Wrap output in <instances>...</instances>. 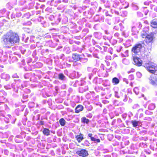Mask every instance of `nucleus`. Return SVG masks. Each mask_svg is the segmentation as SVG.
I'll list each match as a JSON object with an SVG mask.
<instances>
[{
  "label": "nucleus",
  "instance_id": "1",
  "mask_svg": "<svg viewBox=\"0 0 157 157\" xmlns=\"http://www.w3.org/2000/svg\"><path fill=\"white\" fill-rule=\"evenodd\" d=\"M3 40L4 44L9 46L18 42L19 39L17 34L10 31L4 36Z\"/></svg>",
  "mask_w": 157,
  "mask_h": 157
},
{
  "label": "nucleus",
  "instance_id": "2",
  "mask_svg": "<svg viewBox=\"0 0 157 157\" xmlns=\"http://www.w3.org/2000/svg\"><path fill=\"white\" fill-rule=\"evenodd\" d=\"M144 66L150 73L157 75V66L151 62L144 64Z\"/></svg>",
  "mask_w": 157,
  "mask_h": 157
},
{
  "label": "nucleus",
  "instance_id": "3",
  "mask_svg": "<svg viewBox=\"0 0 157 157\" xmlns=\"http://www.w3.org/2000/svg\"><path fill=\"white\" fill-rule=\"evenodd\" d=\"M144 47V44L143 42H141L140 43L136 44L132 48V51L135 54H137L140 52L141 49Z\"/></svg>",
  "mask_w": 157,
  "mask_h": 157
},
{
  "label": "nucleus",
  "instance_id": "4",
  "mask_svg": "<svg viewBox=\"0 0 157 157\" xmlns=\"http://www.w3.org/2000/svg\"><path fill=\"white\" fill-rule=\"evenodd\" d=\"M149 83L154 86H157V77L154 75H151L149 78Z\"/></svg>",
  "mask_w": 157,
  "mask_h": 157
},
{
  "label": "nucleus",
  "instance_id": "5",
  "mask_svg": "<svg viewBox=\"0 0 157 157\" xmlns=\"http://www.w3.org/2000/svg\"><path fill=\"white\" fill-rule=\"evenodd\" d=\"M133 63L134 64L137 66H140L142 64V61L140 58L137 56H134L133 58Z\"/></svg>",
  "mask_w": 157,
  "mask_h": 157
},
{
  "label": "nucleus",
  "instance_id": "6",
  "mask_svg": "<svg viewBox=\"0 0 157 157\" xmlns=\"http://www.w3.org/2000/svg\"><path fill=\"white\" fill-rule=\"evenodd\" d=\"M76 153L80 156L82 157H86L88 155V153L87 151L85 149H81L78 151Z\"/></svg>",
  "mask_w": 157,
  "mask_h": 157
},
{
  "label": "nucleus",
  "instance_id": "7",
  "mask_svg": "<svg viewBox=\"0 0 157 157\" xmlns=\"http://www.w3.org/2000/svg\"><path fill=\"white\" fill-rule=\"evenodd\" d=\"M148 29L147 28H145L143 29L141 33V36L142 38H145L149 35L148 34Z\"/></svg>",
  "mask_w": 157,
  "mask_h": 157
},
{
  "label": "nucleus",
  "instance_id": "8",
  "mask_svg": "<svg viewBox=\"0 0 157 157\" xmlns=\"http://www.w3.org/2000/svg\"><path fill=\"white\" fill-rule=\"evenodd\" d=\"M88 87L87 85L83 86L82 85L79 87V92L81 93H83L84 92L88 90Z\"/></svg>",
  "mask_w": 157,
  "mask_h": 157
},
{
  "label": "nucleus",
  "instance_id": "9",
  "mask_svg": "<svg viewBox=\"0 0 157 157\" xmlns=\"http://www.w3.org/2000/svg\"><path fill=\"white\" fill-rule=\"evenodd\" d=\"M93 134L92 133H89L88 136L90 138L91 140L95 143H99L100 142L99 139H96L94 137L92 136Z\"/></svg>",
  "mask_w": 157,
  "mask_h": 157
},
{
  "label": "nucleus",
  "instance_id": "10",
  "mask_svg": "<svg viewBox=\"0 0 157 157\" xmlns=\"http://www.w3.org/2000/svg\"><path fill=\"white\" fill-rule=\"evenodd\" d=\"M83 109V106L81 105H79L75 107V111L76 113H78L79 112L82 111Z\"/></svg>",
  "mask_w": 157,
  "mask_h": 157
},
{
  "label": "nucleus",
  "instance_id": "11",
  "mask_svg": "<svg viewBox=\"0 0 157 157\" xmlns=\"http://www.w3.org/2000/svg\"><path fill=\"white\" fill-rule=\"evenodd\" d=\"M121 4V6L119 8L120 9H126L129 6V3L126 2H121L120 4Z\"/></svg>",
  "mask_w": 157,
  "mask_h": 157
},
{
  "label": "nucleus",
  "instance_id": "12",
  "mask_svg": "<svg viewBox=\"0 0 157 157\" xmlns=\"http://www.w3.org/2000/svg\"><path fill=\"white\" fill-rule=\"evenodd\" d=\"M81 56V55H79L78 54L75 53L72 54V58L74 60L77 61L79 60L80 57Z\"/></svg>",
  "mask_w": 157,
  "mask_h": 157
},
{
  "label": "nucleus",
  "instance_id": "13",
  "mask_svg": "<svg viewBox=\"0 0 157 157\" xmlns=\"http://www.w3.org/2000/svg\"><path fill=\"white\" fill-rule=\"evenodd\" d=\"M151 25L152 28H157V19H154L151 21Z\"/></svg>",
  "mask_w": 157,
  "mask_h": 157
},
{
  "label": "nucleus",
  "instance_id": "14",
  "mask_svg": "<svg viewBox=\"0 0 157 157\" xmlns=\"http://www.w3.org/2000/svg\"><path fill=\"white\" fill-rule=\"evenodd\" d=\"M75 138L78 142H80L84 139L83 135L81 133L75 136Z\"/></svg>",
  "mask_w": 157,
  "mask_h": 157
},
{
  "label": "nucleus",
  "instance_id": "15",
  "mask_svg": "<svg viewBox=\"0 0 157 157\" xmlns=\"http://www.w3.org/2000/svg\"><path fill=\"white\" fill-rule=\"evenodd\" d=\"M145 38L146 42L147 44L152 42L153 40V37L151 35H149Z\"/></svg>",
  "mask_w": 157,
  "mask_h": 157
},
{
  "label": "nucleus",
  "instance_id": "16",
  "mask_svg": "<svg viewBox=\"0 0 157 157\" xmlns=\"http://www.w3.org/2000/svg\"><path fill=\"white\" fill-rule=\"evenodd\" d=\"M81 121L82 123L88 125L90 122V120L85 117L81 118Z\"/></svg>",
  "mask_w": 157,
  "mask_h": 157
},
{
  "label": "nucleus",
  "instance_id": "17",
  "mask_svg": "<svg viewBox=\"0 0 157 157\" xmlns=\"http://www.w3.org/2000/svg\"><path fill=\"white\" fill-rule=\"evenodd\" d=\"M70 119H72L73 121L75 123H78L79 121L78 118L76 116H69V120Z\"/></svg>",
  "mask_w": 157,
  "mask_h": 157
},
{
  "label": "nucleus",
  "instance_id": "18",
  "mask_svg": "<svg viewBox=\"0 0 157 157\" xmlns=\"http://www.w3.org/2000/svg\"><path fill=\"white\" fill-rule=\"evenodd\" d=\"M94 36L96 38L100 39L102 37V34L100 32H96L94 33Z\"/></svg>",
  "mask_w": 157,
  "mask_h": 157
},
{
  "label": "nucleus",
  "instance_id": "19",
  "mask_svg": "<svg viewBox=\"0 0 157 157\" xmlns=\"http://www.w3.org/2000/svg\"><path fill=\"white\" fill-rule=\"evenodd\" d=\"M131 5L133 10H139V7L137 3L135 2H132Z\"/></svg>",
  "mask_w": 157,
  "mask_h": 157
},
{
  "label": "nucleus",
  "instance_id": "20",
  "mask_svg": "<svg viewBox=\"0 0 157 157\" xmlns=\"http://www.w3.org/2000/svg\"><path fill=\"white\" fill-rule=\"evenodd\" d=\"M112 82L113 85H117L119 83L120 80L117 78L114 77L112 78Z\"/></svg>",
  "mask_w": 157,
  "mask_h": 157
},
{
  "label": "nucleus",
  "instance_id": "21",
  "mask_svg": "<svg viewBox=\"0 0 157 157\" xmlns=\"http://www.w3.org/2000/svg\"><path fill=\"white\" fill-rule=\"evenodd\" d=\"M131 122L134 127L139 126L140 124V122L139 121L135 120L131 121Z\"/></svg>",
  "mask_w": 157,
  "mask_h": 157
},
{
  "label": "nucleus",
  "instance_id": "22",
  "mask_svg": "<svg viewBox=\"0 0 157 157\" xmlns=\"http://www.w3.org/2000/svg\"><path fill=\"white\" fill-rule=\"evenodd\" d=\"M132 35H136L138 33V31L137 29L136 28L135 26H133L132 29Z\"/></svg>",
  "mask_w": 157,
  "mask_h": 157
},
{
  "label": "nucleus",
  "instance_id": "23",
  "mask_svg": "<svg viewBox=\"0 0 157 157\" xmlns=\"http://www.w3.org/2000/svg\"><path fill=\"white\" fill-rule=\"evenodd\" d=\"M43 132L44 135L48 136L49 135L50 131L48 129L44 128L43 130Z\"/></svg>",
  "mask_w": 157,
  "mask_h": 157
},
{
  "label": "nucleus",
  "instance_id": "24",
  "mask_svg": "<svg viewBox=\"0 0 157 157\" xmlns=\"http://www.w3.org/2000/svg\"><path fill=\"white\" fill-rule=\"evenodd\" d=\"M155 106L154 103H151L148 106V109L149 110H153L155 109Z\"/></svg>",
  "mask_w": 157,
  "mask_h": 157
},
{
  "label": "nucleus",
  "instance_id": "25",
  "mask_svg": "<svg viewBox=\"0 0 157 157\" xmlns=\"http://www.w3.org/2000/svg\"><path fill=\"white\" fill-rule=\"evenodd\" d=\"M101 78H99L97 77H95L93 79V83L95 84H97L98 82V81H101Z\"/></svg>",
  "mask_w": 157,
  "mask_h": 157
},
{
  "label": "nucleus",
  "instance_id": "26",
  "mask_svg": "<svg viewBox=\"0 0 157 157\" xmlns=\"http://www.w3.org/2000/svg\"><path fill=\"white\" fill-rule=\"evenodd\" d=\"M112 36L111 35H109L108 36H103V39L105 40H108L110 41V40L111 39Z\"/></svg>",
  "mask_w": 157,
  "mask_h": 157
},
{
  "label": "nucleus",
  "instance_id": "27",
  "mask_svg": "<svg viewBox=\"0 0 157 157\" xmlns=\"http://www.w3.org/2000/svg\"><path fill=\"white\" fill-rule=\"evenodd\" d=\"M127 15L128 12L126 11H122V12H121V15L122 17H126L127 16Z\"/></svg>",
  "mask_w": 157,
  "mask_h": 157
},
{
  "label": "nucleus",
  "instance_id": "28",
  "mask_svg": "<svg viewBox=\"0 0 157 157\" xmlns=\"http://www.w3.org/2000/svg\"><path fill=\"white\" fill-rule=\"evenodd\" d=\"M79 60L82 63H85L87 61L88 59L86 58H83L80 57Z\"/></svg>",
  "mask_w": 157,
  "mask_h": 157
},
{
  "label": "nucleus",
  "instance_id": "29",
  "mask_svg": "<svg viewBox=\"0 0 157 157\" xmlns=\"http://www.w3.org/2000/svg\"><path fill=\"white\" fill-rule=\"evenodd\" d=\"M59 121V123H60V124L62 126H64L65 125V121L62 118V119H60V120Z\"/></svg>",
  "mask_w": 157,
  "mask_h": 157
},
{
  "label": "nucleus",
  "instance_id": "30",
  "mask_svg": "<svg viewBox=\"0 0 157 157\" xmlns=\"http://www.w3.org/2000/svg\"><path fill=\"white\" fill-rule=\"evenodd\" d=\"M122 63L125 65H128L129 64V61L126 59H123Z\"/></svg>",
  "mask_w": 157,
  "mask_h": 157
},
{
  "label": "nucleus",
  "instance_id": "31",
  "mask_svg": "<svg viewBox=\"0 0 157 157\" xmlns=\"http://www.w3.org/2000/svg\"><path fill=\"white\" fill-rule=\"evenodd\" d=\"M107 47L104 46H102L101 47H100V49L101 51H103L104 52H106L107 49Z\"/></svg>",
  "mask_w": 157,
  "mask_h": 157
},
{
  "label": "nucleus",
  "instance_id": "32",
  "mask_svg": "<svg viewBox=\"0 0 157 157\" xmlns=\"http://www.w3.org/2000/svg\"><path fill=\"white\" fill-rule=\"evenodd\" d=\"M138 88L137 87H135L133 89V91L136 94H138L139 92V90Z\"/></svg>",
  "mask_w": 157,
  "mask_h": 157
},
{
  "label": "nucleus",
  "instance_id": "33",
  "mask_svg": "<svg viewBox=\"0 0 157 157\" xmlns=\"http://www.w3.org/2000/svg\"><path fill=\"white\" fill-rule=\"evenodd\" d=\"M65 78L64 76L62 74L59 75V78L60 79L63 80Z\"/></svg>",
  "mask_w": 157,
  "mask_h": 157
},
{
  "label": "nucleus",
  "instance_id": "34",
  "mask_svg": "<svg viewBox=\"0 0 157 157\" xmlns=\"http://www.w3.org/2000/svg\"><path fill=\"white\" fill-rule=\"evenodd\" d=\"M122 47L121 46H118L117 47V51L119 52L121 51V50L122 48Z\"/></svg>",
  "mask_w": 157,
  "mask_h": 157
},
{
  "label": "nucleus",
  "instance_id": "35",
  "mask_svg": "<svg viewBox=\"0 0 157 157\" xmlns=\"http://www.w3.org/2000/svg\"><path fill=\"white\" fill-rule=\"evenodd\" d=\"M70 26L71 28H73V29H75L76 27V25L75 24H73L72 22L70 24Z\"/></svg>",
  "mask_w": 157,
  "mask_h": 157
},
{
  "label": "nucleus",
  "instance_id": "36",
  "mask_svg": "<svg viewBox=\"0 0 157 157\" xmlns=\"http://www.w3.org/2000/svg\"><path fill=\"white\" fill-rule=\"evenodd\" d=\"M89 143L88 140H86L84 143L82 144L83 145H85L86 146H89Z\"/></svg>",
  "mask_w": 157,
  "mask_h": 157
},
{
  "label": "nucleus",
  "instance_id": "37",
  "mask_svg": "<svg viewBox=\"0 0 157 157\" xmlns=\"http://www.w3.org/2000/svg\"><path fill=\"white\" fill-rule=\"evenodd\" d=\"M75 147V145L73 143H71L69 144V147L72 149H74Z\"/></svg>",
  "mask_w": 157,
  "mask_h": 157
},
{
  "label": "nucleus",
  "instance_id": "38",
  "mask_svg": "<svg viewBox=\"0 0 157 157\" xmlns=\"http://www.w3.org/2000/svg\"><path fill=\"white\" fill-rule=\"evenodd\" d=\"M145 113L146 114L148 115H151L153 114V113L152 112H150L148 110L145 111Z\"/></svg>",
  "mask_w": 157,
  "mask_h": 157
},
{
  "label": "nucleus",
  "instance_id": "39",
  "mask_svg": "<svg viewBox=\"0 0 157 157\" xmlns=\"http://www.w3.org/2000/svg\"><path fill=\"white\" fill-rule=\"evenodd\" d=\"M137 16L139 17H142L143 16V14L140 12H137Z\"/></svg>",
  "mask_w": 157,
  "mask_h": 157
},
{
  "label": "nucleus",
  "instance_id": "40",
  "mask_svg": "<svg viewBox=\"0 0 157 157\" xmlns=\"http://www.w3.org/2000/svg\"><path fill=\"white\" fill-rule=\"evenodd\" d=\"M133 109H138L140 108L139 105L138 104H135L132 107Z\"/></svg>",
  "mask_w": 157,
  "mask_h": 157
},
{
  "label": "nucleus",
  "instance_id": "41",
  "mask_svg": "<svg viewBox=\"0 0 157 157\" xmlns=\"http://www.w3.org/2000/svg\"><path fill=\"white\" fill-rule=\"evenodd\" d=\"M124 98L123 99V101H126L128 100V97L127 94H124Z\"/></svg>",
  "mask_w": 157,
  "mask_h": 157
},
{
  "label": "nucleus",
  "instance_id": "42",
  "mask_svg": "<svg viewBox=\"0 0 157 157\" xmlns=\"http://www.w3.org/2000/svg\"><path fill=\"white\" fill-rule=\"evenodd\" d=\"M128 79L130 80H133L134 79V76L133 75H130L128 76Z\"/></svg>",
  "mask_w": 157,
  "mask_h": 157
},
{
  "label": "nucleus",
  "instance_id": "43",
  "mask_svg": "<svg viewBox=\"0 0 157 157\" xmlns=\"http://www.w3.org/2000/svg\"><path fill=\"white\" fill-rule=\"evenodd\" d=\"M114 36L118 39V38H119L120 34L119 33H116L114 34Z\"/></svg>",
  "mask_w": 157,
  "mask_h": 157
},
{
  "label": "nucleus",
  "instance_id": "44",
  "mask_svg": "<svg viewBox=\"0 0 157 157\" xmlns=\"http://www.w3.org/2000/svg\"><path fill=\"white\" fill-rule=\"evenodd\" d=\"M137 26L138 28H140L142 27V25L140 22H138L137 23Z\"/></svg>",
  "mask_w": 157,
  "mask_h": 157
},
{
  "label": "nucleus",
  "instance_id": "45",
  "mask_svg": "<svg viewBox=\"0 0 157 157\" xmlns=\"http://www.w3.org/2000/svg\"><path fill=\"white\" fill-rule=\"evenodd\" d=\"M93 116L92 114L91 113H89L87 114L86 116L87 117L90 118H91Z\"/></svg>",
  "mask_w": 157,
  "mask_h": 157
},
{
  "label": "nucleus",
  "instance_id": "46",
  "mask_svg": "<svg viewBox=\"0 0 157 157\" xmlns=\"http://www.w3.org/2000/svg\"><path fill=\"white\" fill-rule=\"evenodd\" d=\"M136 75L139 78H140L142 76V74L139 72L136 73Z\"/></svg>",
  "mask_w": 157,
  "mask_h": 157
},
{
  "label": "nucleus",
  "instance_id": "47",
  "mask_svg": "<svg viewBox=\"0 0 157 157\" xmlns=\"http://www.w3.org/2000/svg\"><path fill=\"white\" fill-rule=\"evenodd\" d=\"M115 96L117 98H120V96L118 94V92L115 91Z\"/></svg>",
  "mask_w": 157,
  "mask_h": 157
},
{
  "label": "nucleus",
  "instance_id": "48",
  "mask_svg": "<svg viewBox=\"0 0 157 157\" xmlns=\"http://www.w3.org/2000/svg\"><path fill=\"white\" fill-rule=\"evenodd\" d=\"M134 71H135L134 69L133 68H131V70H130V71H128V74H129L131 72H134Z\"/></svg>",
  "mask_w": 157,
  "mask_h": 157
},
{
  "label": "nucleus",
  "instance_id": "49",
  "mask_svg": "<svg viewBox=\"0 0 157 157\" xmlns=\"http://www.w3.org/2000/svg\"><path fill=\"white\" fill-rule=\"evenodd\" d=\"M150 1H147L146 2H144V4L148 6V5H149L150 3Z\"/></svg>",
  "mask_w": 157,
  "mask_h": 157
},
{
  "label": "nucleus",
  "instance_id": "50",
  "mask_svg": "<svg viewBox=\"0 0 157 157\" xmlns=\"http://www.w3.org/2000/svg\"><path fill=\"white\" fill-rule=\"evenodd\" d=\"M119 4V3L118 2H115L114 4L113 5V6L115 8H117Z\"/></svg>",
  "mask_w": 157,
  "mask_h": 157
},
{
  "label": "nucleus",
  "instance_id": "51",
  "mask_svg": "<svg viewBox=\"0 0 157 157\" xmlns=\"http://www.w3.org/2000/svg\"><path fill=\"white\" fill-rule=\"evenodd\" d=\"M71 106L73 108L75 107V105H76L75 103V102H71Z\"/></svg>",
  "mask_w": 157,
  "mask_h": 157
},
{
  "label": "nucleus",
  "instance_id": "52",
  "mask_svg": "<svg viewBox=\"0 0 157 157\" xmlns=\"http://www.w3.org/2000/svg\"><path fill=\"white\" fill-rule=\"evenodd\" d=\"M114 93H115V91L118 92V88L117 87H115L113 88V89Z\"/></svg>",
  "mask_w": 157,
  "mask_h": 157
},
{
  "label": "nucleus",
  "instance_id": "53",
  "mask_svg": "<svg viewBox=\"0 0 157 157\" xmlns=\"http://www.w3.org/2000/svg\"><path fill=\"white\" fill-rule=\"evenodd\" d=\"M113 29L116 30H118L119 29V27L118 26H115L113 27Z\"/></svg>",
  "mask_w": 157,
  "mask_h": 157
},
{
  "label": "nucleus",
  "instance_id": "54",
  "mask_svg": "<svg viewBox=\"0 0 157 157\" xmlns=\"http://www.w3.org/2000/svg\"><path fill=\"white\" fill-rule=\"evenodd\" d=\"M117 42V40H113L112 44L113 45L116 44Z\"/></svg>",
  "mask_w": 157,
  "mask_h": 157
},
{
  "label": "nucleus",
  "instance_id": "55",
  "mask_svg": "<svg viewBox=\"0 0 157 157\" xmlns=\"http://www.w3.org/2000/svg\"><path fill=\"white\" fill-rule=\"evenodd\" d=\"M98 69L96 68H94L92 70V72L94 73H95L96 72H97Z\"/></svg>",
  "mask_w": 157,
  "mask_h": 157
},
{
  "label": "nucleus",
  "instance_id": "56",
  "mask_svg": "<svg viewBox=\"0 0 157 157\" xmlns=\"http://www.w3.org/2000/svg\"><path fill=\"white\" fill-rule=\"evenodd\" d=\"M123 80L124 82H125L127 84H128V79L126 78H123Z\"/></svg>",
  "mask_w": 157,
  "mask_h": 157
},
{
  "label": "nucleus",
  "instance_id": "57",
  "mask_svg": "<svg viewBox=\"0 0 157 157\" xmlns=\"http://www.w3.org/2000/svg\"><path fill=\"white\" fill-rule=\"evenodd\" d=\"M93 76V75L92 73H90L89 75V78L90 79H91V77Z\"/></svg>",
  "mask_w": 157,
  "mask_h": 157
},
{
  "label": "nucleus",
  "instance_id": "58",
  "mask_svg": "<svg viewBox=\"0 0 157 157\" xmlns=\"http://www.w3.org/2000/svg\"><path fill=\"white\" fill-rule=\"evenodd\" d=\"M118 39H119V42H122L123 40V39L121 38H120V37H119V38H118Z\"/></svg>",
  "mask_w": 157,
  "mask_h": 157
},
{
  "label": "nucleus",
  "instance_id": "59",
  "mask_svg": "<svg viewBox=\"0 0 157 157\" xmlns=\"http://www.w3.org/2000/svg\"><path fill=\"white\" fill-rule=\"evenodd\" d=\"M144 120L150 121L151 120V118L150 117H145Z\"/></svg>",
  "mask_w": 157,
  "mask_h": 157
},
{
  "label": "nucleus",
  "instance_id": "60",
  "mask_svg": "<svg viewBox=\"0 0 157 157\" xmlns=\"http://www.w3.org/2000/svg\"><path fill=\"white\" fill-rule=\"evenodd\" d=\"M105 33L107 35H110V33L108 32V31L107 30H105Z\"/></svg>",
  "mask_w": 157,
  "mask_h": 157
},
{
  "label": "nucleus",
  "instance_id": "61",
  "mask_svg": "<svg viewBox=\"0 0 157 157\" xmlns=\"http://www.w3.org/2000/svg\"><path fill=\"white\" fill-rule=\"evenodd\" d=\"M111 50H112V48H109L108 50V52H109L111 54H112V53Z\"/></svg>",
  "mask_w": 157,
  "mask_h": 157
},
{
  "label": "nucleus",
  "instance_id": "62",
  "mask_svg": "<svg viewBox=\"0 0 157 157\" xmlns=\"http://www.w3.org/2000/svg\"><path fill=\"white\" fill-rule=\"evenodd\" d=\"M92 41L93 45H95L96 44V42L94 40H92Z\"/></svg>",
  "mask_w": 157,
  "mask_h": 157
},
{
  "label": "nucleus",
  "instance_id": "63",
  "mask_svg": "<svg viewBox=\"0 0 157 157\" xmlns=\"http://www.w3.org/2000/svg\"><path fill=\"white\" fill-rule=\"evenodd\" d=\"M148 10H146L144 12L145 14L146 15H147L148 13Z\"/></svg>",
  "mask_w": 157,
  "mask_h": 157
},
{
  "label": "nucleus",
  "instance_id": "64",
  "mask_svg": "<svg viewBox=\"0 0 157 157\" xmlns=\"http://www.w3.org/2000/svg\"><path fill=\"white\" fill-rule=\"evenodd\" d=\"M106 72H109L111 70V69L110 68L109 69H106Z\"/></svg>",
  "mask_w": 157,
  "mask_h": 157
}]
</instances>
